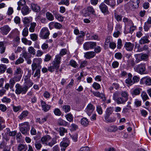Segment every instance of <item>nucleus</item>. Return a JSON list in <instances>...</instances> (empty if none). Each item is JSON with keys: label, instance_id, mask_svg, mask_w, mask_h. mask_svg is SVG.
Masks as SVG:
<instances>
[{"label": "nucleus", "instance_id": "nucleus-42", "mask_svg": "<svg viewBox=\"0 0 151 151\" xmlns=\"http://www.w3.org/2000/svg\"><path fill=\"white\" fill-rule=\"evenodd\" d=\"M120 92L118 91H116L113 93V98L115 101L120 97Z\"/></svg>", "mask_w": 151, "mask_h": 151}, {"label": "nucleus", "instance_id": "nucleus-35", "mask_svg": "<svg viewBox=\"0 0 151 151\" xmlns=\"http://www.w3.org/2000/svg\"><path fill=\"white\" fill-rule=\"evenodd\" d=\"M28 51L30 54L34 55L36 54V50L33 47H29L28 48Z\"/></svg>", "mask_w": 151, "mask_h": 151}, {"label": "nucleus", "instance_id": "nucleus-19", "mask_svg": "<svg viewBox=\"0 0 151 151\" xmlns=\"http://www.w3.org/2000/svg\"><path fill=\"white\" fill-rule=\"evenodd\" d=\"M96 55V53L93 51L88 52L84 53V57L87 59L93 58Z\"/></svg>", "mask_w": 151, "mask_h": 151}, {"label": "nucleus", "instance_id": "nucleus-12", "mask_svg": "<svg viewBox=\"0 0 151 151\" xmlns=\"http://www.w3.org/2000/svg\"><path fill=\"white\" fill-rule=\"evenodd\" d=\"M99 7L102 13H106L107 14L109 13L108 6L103 2L100 4Z\"/></svg>", "mask_w": 151, "mask_h": 151}, {"label": "nucleus", "instance_id": "nucleus-47", "mask_svg": "<svg viewBox=\"0 0 151 151\" xmlns=\"http://www.w3.org/2000/svg\"><path fill=\"white\" fill-rule=\"evenodd\" d=\"M16 81L14 78H11L9 81V85L10 86V88L12 89L14 87Z\"/></svg>", "mask_w": 151, "mask_h": 151}, {"label": "nucleus", "instance_id": "nucleus-63", "mask_svg": "<svg viewBox=\"0 0 151 151\" xmlns=\"http://www.w3.org/2000/svg\"><path fill=\"white\" fill-rule=\"evenodd\" d=\"M134 56L136 58L135 62L136 63H138L142 60L140 54L135 55Z\"/></svg>", "mask_w": 151, "mask_h": 151}, {"label": "nucleus", "instance_id": "nucleus-6", "mask_svg": "<svg viewBox=\"0 0 151 151\" xmlns=\"http://www.w3.org/2000/svg\"><path fill=\"white\" fill-rule=\"evenodd\" d=\"M96 43L95 42H88L85 43L83 45V47L85 50H88L89 49H92L96 46Z\"/></svg>", "mask_w": 151, "mask_h": 151}, {"label": "nucleus", "instance_id": "nucleus-55", "mask_svg": "<svg viewBox=\"0 0 151 151\" xmlns=\"http://www.w3.org/2000/svg\"><path fill=\"white\" fill-rule=\"evenodd\" d=\"M114 57L117 59L121 60L122 57V55L121 53L117 52L115 54Z\"/></svg>", "mask_w": 151, "mask_h": 151}, {"label": "nucleus", "instance_id": "nucleus-43", "mask_svg": "<svg viewBox=\"0 0 151 151\" xmlns=\"http://www.w3.org/2000/svg\"><path fill=\"white\" fill-rule=\"evenodd\" d=\"M122 97L127 101L128 99L129 95L126 91H122L121 93Z\"/></svg>", "mask_w": 151, "mask_h": 151}, {"label": "nucleus", "instance_id": "nucleus-48", "mask_svg": "<svg viewBox=\"0 0 151 151\" xmlns=\"http://www.w3.org/2000/svg\"><path fill=\"white\" fill-rule=\"evenodd\" d=\"M142 60L147 61L148 60L149 55L147 54L142 53L140 54Z\"/></svg>", "mask_w": 151, "mask_h": 151}, {"label": "nucleus", "instance_id": "nucleus-7", "mask_svg": "<svg viewBox=\"0 0 151 151\" xmlns=\"http://www.w3.org/2000/svg\"><path fill=\"white\" fill-rule=\"evenodd\" d=\"M60 60L61 59H60V57L59 56L56 55L54 61L52 63L53 66L56 70H57L60 67Z\"/></svg>", "mask_w": 151, "mask_h": 151}, {"label": "nucleus", "instance_id": "nucleus-39", "mask_svg": "<svg viewBox=\"0 0 151 151\" xmlns=\"http://www.w3.org/2000/svg\"><path fill=\"white\" fill-rule=\"evenodd\" d=\"M49 31L47 27H44L42 28L40 32L39 36L40 37H43V36L44 35V34H46V32Z\"/></svg>", "mask_w": 151, "mask_h": 151}, {"label": "nucleus", "instance_id": "nucleus-34", "mask_svg": "<svg viewBox=\"0 0 151 151\" xmlns=\"http://www.w3.org/2000/svg\"><path fill=\"white\" fill-rule=\"evenodd\" d=\"M55 18L58 20L60 22H63V17L60 14L56 13L54 14Z\"/></svg>", "mask_w": 151, "mask_h": 151}, {"label": "nucleus", "instance_id": "nucleus-51", "mask_svg": "<svg viewBox=\"0 0 151 151\" xmlns=\"http://www.w3.org/2000/svg\"><path fill=\"white\" fill-rule=\"evenodd\" d=\"M87 11L88 12L91 13V14L95 15V11L92 6H89L87 8Z\"/></svg>", "mask_w": 151, "mask_h": 151}, {"label": "nucleus", "instance_id": "nucleus-22", "mask_svg": "<svg viewBox=\"0 0 151 151\" xmlns=\"http://www.w3.org/2000/svg\"><path fill=\"white\" fill-rule=\"evenodd\" d=\"M31 8L33 11L38 12L40 10V7L36 4L32 3L31 4Z\"/></svg>", "mask_w": 151, "mask_h": 151}, {"label": "nucleus", "instance_id": "nucleus-24", "mask_svg": "<svg viewBox=\"0 0 151 151\" xmlns=\"http://www.w3.org/2000/svg\"><path fill=\"white\" fill-rule=\"evenodd\" d=\"M128 78L126 80L125 83L129 85H131L134 84L133 80H132V75L130 73H129L128 74Z\"/></svg>", "mask_w": 151, "mask_h": 151}, {"label": "nucleus", "instance_id": "nucleus-40", "mask_svg": "<svg viewBox=\"0 0 151 151\" xmlns=\"http://www.w3.org/2000/svg\"><path fill=\"white\" fill-rule=\"evenodd\" d=\"M141 96L143 101H145L149 99V97L147 93L145 91H143L141 94Z\"/></svg>", "mask_w": 151, "mask_h": 151}, {"label": "nucleus", "instance_id": "nucleus-5", "mask_svg": "<svg viewBox=\"0 0 151 151\" xmlns=\"http://www.w3.org/2000/svg\"><path fill=\"white\" fill-rule=\"evenodd\" d=\"M23 71L22 69L20 68H17L15 71L14 73V78L16 82L20 81L22 77V74Z\"/></svg>", "mask_w": 151, "mask_h": 151}, {"label": "nucleus", "instance_id": "nucleus-36", "mask_svg": "<svg viewBox=\"0 0 151 151\" xmlns=\"http://www.w3.org/2000/svg\"><path fill=\"white\" fill-rule=\"evenodd\" d=\"M22 41L25 45H30L32 44V42L31 41L28 40L25 38H22Z\"/></svg>", "mask_w": 151, "mask_h": 151}, {"label": "nucleus", "instance_id": "nucleus-44", "mask_svg": "<svg viewBox=\"0 0 151 151\" xmlns=\"http://www.w3.org/2000/svg\"><path fill=\"white\" fill-rule=\"evenodd\" d=\"M70 65L74 68H76L78 66V64L76 61L73 60H71L69 63Z\"/></svg>", "mask_w": 151, "mask_h": 151}, {"label": "nucleus", "instance_id": "nucleus-31", "mask_svg": "<svg viewBox=\"0 0 151 151\" xmlns=\"http://www.w3.org/2000/svg\"><path fill=\"white\" fill-rule=\"evenodd\" d=\"M58 131L60 133V135L62 136L64 135L65 133L67 132V130L62 127H60Z\"/></svg>", "mask_w": 151, "mask_h": 151}, {"label": "nucleus", "instance_id": "nucleus-23", "mask_svg": "<svg viewBox=\"0 0 151 151\" xmlns=\"http://www.w3.org/2000/svg\"><path fill=\"white\" fill-rule=\"evenodd\" d=\"M28 148L26 145L23 144H19L17 147L18 151H26Z\"/></svg>", "mask_w": 151, "mask_h": 151}, {"label": "nucleus", "instance_id": "nucleus-30", "mask_svg": "<svg viewBox=\"0 0 151 151\" xmlns=\"http://www.w3.org/2000/svg\"><path fill=\"white\" fill-rule=\"evenodd\" d=\"M90 92L92 93L94 96L99 97L101 98V99H103L104 97V96L103 94H101L99 92H95L92 91V90H90Z\"/></svg>", "mask_w": 151, "mask_h": 151}, {"label": "nucleus", "instance_id": "nucleus-20", "mask_svg": "<svg viewBox=\"0 0 151 151\" xmlns=\"http://www.w3.org/2000/svg\"><path fill=\"white\" fill-rule=\"evenodd\" d=\"M51 139V137L48 135L43 137L41 139V141L43 144L47 145V142Z\"/></svg>", "mask_w": 151, "mask_h": 151}, {"label": "nucleus", "instance_id": "nucleus-57", "mask_svg": "<svg viewBox=\"0 0 151 151\" xmlns=\"http://www.w3.org/2000/svg\"><path fill=\"white\" fill-rule=\"evenodd\" d=\"M40 70L39 68L36 70V72L34 75V77H37V78H39L40 77Z\"/></svg>", "mask_w": 151, "mask_h": 151}, {"label": "nucleus", "instance_id": "nucleus-18", "mask_svg": "<svg viewBox=\"0 0 151 151\" xmlns=\"http://www.w3.org/2000/svg\"><path fill=\"white\" fill-rule=\"evenodd\" d=\"M21 12L22 14L25 15L29 14L31 11L30 8L27 6H24L21 9Z\"/></svg>", "mask_w": 151, "mask_h": 151}, {"label": "nucleus", "instance_id": "nucleus-50", "mask_svg": "<svg viewBox=\"0 0 151 151\" xmlns=\"http://www.w3.org/2000/svg\"><path fill=\"white\" fill-rule=\"evenodd\" d=\"M30 39L33 41H36L38 39V35L36 34L33 33L30 35Z\"/></svg>", "mask_w": 151, "mask_h": 151}, {"label": "nucleus", "instance_id": "nucleus-9", "mask_svg": "<svg viewBox=\"0 0 151 151\" xmlns=\"http://www.w3.org/2000/svg\"><path fill=\"white\" fill-rule=\"evenodd\" d=\"M95 109V107L91 104H89L86 109V112L89 116H91Z\"/></svg>", "mask_w": 151, "mask_h": 151}, {"label": "nucleus", "instance_id": "nucleus-58", "mask_svg": "<svg viewBox=\"0 0 151 151\" xmlns=\"http://www.w3.org/2000/svg\"><path fill=\"white\" fill-rule=\"evenodd\" d=\"M92 86L96 90H98L101 88L100 84L96 82H94L93 83Z\"/></svg>", "mask_w": 151, "mask_h": 151}, {"label": "nucleus", "instance_id": "nucleus-54", "mask_svg": "<svg viewBox=\"0 0 151 151\" xmlns=\"http://www.w3.org/2000/svg\"><path fill=\"white\" fill-rule=\"evenodd\" d=\"M28 34V29L27 27H25L23 29L22 35L24 37L27 36Z\"/></svg>", "mask_w": 151, "mask_h": 151}, {"label": "nucleus", "instance_id": "nucleus-10", "mask_svg": "<svg viewBox=\"0 0 151 151\" xmlns=\"http://www.w3.org/2000/svg\"><path fill=\"white\" fill-rule=\"evenodd\" d=\"M0 32L3 35H6L11 30V28L7 25H5L0 28Z\"/></svg>", "mask_w": 151, "mask_h": 151}, {"label": "nucleus", "instance_id": "nucleus-1", "mask_svg": "<svg viewBox=\"0 0 151 151\" xmlns=\"http://www.w3.org/2000/svg\"><path fill=\"white\" fill-rule=\"evenodd\" d=\"M19 130L21 132L25 135L28 134V132L29 130L30 126L29 123L25 122L19 124Z\"/></svg>", "mask_w": 151, "mask_h": 151}, {"label": "nucleus", "instance_id": "nucleus-33", "mask_svg": "<svg viewBox=\"0 0 151 151\" xmlns=\"http://www.w3.org/2000/svg\"><path fill=\"white\" fill-rule=\"evenodd\" d=\"M67 52V50L65 49H62L61 50L60 53L56 55H58L60 57V59H61V57L64 55H65Z\"/></svg>", "mask_w": 151, "mask_h": 151}, {"label": "nucleus", "instance_id": "nucleus-28", "mask_svg": "<svg viewBox=\"0 0 151 151\" xmlns=\"http://www.w3.org/2000/svg\"><path fill=\"white\" fill-rule=\"evenodd\" d=\"M81 123L83 126L86 127L88 125L89 122L86 118L84 117L81 119Z\"/></svg>", "mask_w": 151, "mask_h": 151}, {"label": "nucleus", "instance_id": "nucleus-53", "mask_svg": "<svg viewBox=\"0 0 151 151\" xmlns=\"http://www.w3.org/2000/svg\"><path fill=\"white\" fill-rule=\"evenodd\" d=\"M65 117L68 121L70 122L73 121V117L72 115L70 114H68L65 116Z\"/></svg>", "mask_w": 151, "mask_h": 151}, {"label": "nucleus", "instance_id": "nucleus-29", "mask_svg": "<svg viewBox=\"0 0 151 151\" xmlns=\"http://www.w3.org/2000/svg\"><path fill=\"white\" fill-rule=\"evenodd\" d=\"M29 114V112L27 111H24L21 113L20 116H19V119L22 120L24 118L27 116Z\"/></svg>", "mask_w": 151, "mask_h": 151}, {"label": "nucleus", "instance_id": "nucleus-15", "mask_svg": "<svg viewBox=\"0 0 151 151\" xmlns=\"http://www.w3.org/2000/svg\"><path fill=\"white\" fill-rule=\"evenodd\" d=\"M134 44L130 42H125L124 45V47L127 51H132L134 47Z\"/></svg>", "mask_w": 151, "mask_h": 151}, {"label": "nucleus", "instance_id": "nucleus-41", "mask_svg": "<svg viewBox=\"0 0 151 151\" xmlns=\"http://www.w3.org/2000/svg\"><path fill=\"white\" fill-rule=\"evenodd\" d=\"M58 123L60 126H65L67 124V122L61 119H59L58 120Z\"/></svg>", "mask_w": 151, "mask_h": 151}, {"label": "nucleus", "instance_id": "nucleus-2", "mask_svg": "<svg viewBox=\"0 0 151 151\" xmlns=\"http://www.w3.org/2000/svg\"><path fill=\"white\" fill-rule=\"evenodd\" d=\"M16 88L15 93L17 94H26L28 91V88L25 86H22L19 84L17 83L15 86Z\"/></svg>", "mask_w": 151, "mask_h": 151}, {"label": "nucleus", "instance_id": "nucleus-13", "mask_svg": "<svg viewBox=\"0 0 151 151\" xmlns=\"http://www.w3.org/2000/svg\"><path fill=\"white\" fill-rule=\"evenodd\" d=\"M42 110L44 112H47L50 109L51 106L46 104L45 101L41 100L40 101Z\"/></svg>", "mask_w": 151, "mask_h": 151}, {"label": "nucleus", "instance_id": "nucleus-26", "mask_svg": "<svg viewBox=\"0 0 151 151\" xmlns=\"http://www.w3.org/2000/svg\"><path fill=\"white\" fill-rule=\"evenodd\" d=\"M49 26H54L57 29H60L62 27V25L59 23L52 22L50 23Z\"/></svg>", "mask_w": 151, "mask_h": 151}, {"label": "nucleus", "instance_id": "nucleus-21", "mask_svg": "<svg viewBox=\"0 0 151 151\" xmlns=\"http://www.w3.org/2000/svg\"><path fill=\"white\" fill-rule=\"evenodd\" d=\"M142 89L139 88H137L131 91V94L132 96H137L140 94Z\"/></svg>", "mask_w": 151, "mask_h": 151}, {"label": "nucleus", "instance_id": "nucleus-60", "mask_svg": "<svg viewBox=\"0 0 151 151\" xmlns=\"http://www.w3.org/2000/svg\"><path fill=\"white\" fill-rule=\"evenodd\" d=\"M23 57L26 60L30 58L31 57V55L29 53L25 52L23 54Z\"/></svg>", "mask_w": 151, "mask_h": 151}, {"label": "nucleus", "instance_id": "nucleus-64", "mask_svg": "<svg viewBox=\"0 0 151 151\" xmlns=\"http://www.w3.org/2000/svg\"><path fill=\"white\" fill-rule=\"evenodd\" d=\"M70 136L74 142H76L77 141L78 134L77 133H75L72 135H70Z\"/></svg>", "mask_w": 151, "mask_h": 151}, {"label": "nucleus", "instance_id": "nucleus-25", "mask_svg": "<svg viewBox=\"0 0 151 151\" xmlns=\"http://www.w3.org/2000/svg\"><path fill=\"white\" fill-rule=\"evenodd\" d=\"M104 118L106 122L107 123H111L114 122L116 120V118L114 117L109 118V116H105Z\"/></svg>", "mask_w": 151, "mask_h": 151}, {"label": "nucleus", "instance_id": "nucleus-37", "mask_svg": "<svg viewBox=\"0 0 151 151\" xmlns=\"http://www.w3.org/2000/svg\"><path fill=\"white\" fill-rule=\"evenodd\" d=\"M46 15L47 19L49 20L52 21L54 20V17L49 12H47L46 13Z\"/></svg>", "mask_w": 151, "mask_h": 151}, {"label": "nucleus", "instance_id": "nucleus-3", "mask_svg": "<svg viewBox=\"0 0 151 151\" xmlns=\"http://www.w3.org/2000/svg\"><path fill=\"white\" fill-rule=\"evenodd\" d=\"M134 71L140 74H146L147 72L146 71V65L145 64L137 65L134 68Z\"/></svg>", "mask_w": 151, "mask_h": 151}, {"label": "nucleus", "instance_id": "nucleus-27", "mask_svg": "<svg viewBox=\"0 0 151 151\" xmlns=\"http://www.w3.org/2000/svg\"><path fill=\"white\" fill-rule=\"evenodd\" d=\"M127 101L122 97H119L115 101L118 104H122L125 103Z\"/></svg>", "mask_w": 151, "mask_h": 151}, {"label": "nucleus", "instance_id": "nucleus-8", "mask_svg": "<svg viewBox=\"0 0 151 151\" xmlns=\"http://www.w3.org/2000/svg\"><path fill=\"white\" fill-rule=\"evenodd\" d=\"M32 17H24L23 19L24 25L25 27H29L32 23Z\"/></svg>", "mask_w": 151, "mask_h": 151}, {"label": "nucleus", "instance_id": "nucleus-61", "mask_svg": "<svg viewBox=\"0 0 151 151\" xmlns=\"http://www.w3.org/2000/svg\"><path fill=\"white\" fill-rule=\"evenodd\" d=\"M110 36L107 37L106 39L104 46L105 48L107 47V46L108 45V43L109 42H110Z\"/></svg>", "mask_w": 151, "mask_h": 151}, {"label": "nucleus", "instance_id": "nucleus-16", "mask_svg": "<svg viewBox=\"0 0 151 151\" xmlns=\"http://www.w3.org/2000/svg\"><path fill=\"white\" fill-rule=\"evenodd\" d=\"M123 22L124 23L125 27L129 26L131 25H132L133 23L132 21L131 20L126 17H123Z\"/></svg>", "mask_w": 151, "mask_h": 151}, {"label": "nucleus", "instance_id": "nucleus-56", "mask_svg": "<svg viewBox=\"0 0 151 151\" xmlns=\"http://www.w3.org/2000/svg\"><path fill=\"white\" fill-rule=\"evenodd\" d=\"M127 62L128 65L132 67H133L135 65V63L133 58L129 59Z\"/></svg>", "mask_w": 151, "mask_h": 151}, {"label": "nucleus", "instance_id": "nucleus-46", "mask_svg": "<svg viewBox=\"0 0 151 151\" xmlns=\"http://www.w3.org/2000/svg\"><path fill=\"white\" fill-rule=\"evenodd\" d=\"M114 17L117 22H120L122 21V16L121 15H119L116 13L114 14Z\"/></svg>", "mask_w": 151, "mask_h": 151}, {"label": "nucleus", "instance_id": "nucleus-62", "mask_svg": "<svg viewBox=\"0 0 151 151\" xmlns=\"http://www.w3.org/2000/svg\"><path fill=\"white\" fill-rule=\"evenodd\" d=\"M1 101L3 103H9L11 102V99L7 98L6 97H4L1 99Z\"/></svg>", "mask_w": 151, "mask_h": 151}, {"label": "nucleus", "instance_id": "nucleus-4", "mask_svg": "<svg viewBox=\"0 0 151 151\" xmlns=\"http://www.w3.org/2000/svg\"><path fill=\"white\" fill-rule=\"evenodd\" d=\"M42 62V60L40 58H35L34 59L32 65V69L33 72L37 68H41V66L40 64Z\"/></svg>", "mask_w": 151, "mask_h": 151}, {"label": "nucleus", "instance_id": "nucleus-32", "mask_svg": "<svg viewBox=\"0 0 151 151\" xmlns=\"http://www.w3.org/2000/svg\"><path fill=\"white\" fill-rule=\"evenodd\" d=\"M117 127L114 126H110L106 128V130L109 132H114L117 130Z\"/></svg>", "mask_w": 151, "mask_h": 151}, {"label": "nucleus", "instance_id": "nucleus-17", "mask_svg": "<svg viewBox=\"0 0 151 151\" xmlns=\"http://www.w3.org/2000/svg\"><path fill=\"white\" fill-rule=\"evenodd\" d=\"M103 3L107 5L110 6L113 8H114L116 6V1L115 0H104Z\"/></svg>", "mask_w": 151, "mask_h": 151}, {"label": "nucleus", "instance_id": "nucleus-38", "mask_svg": "<svg viewBox=\"0 0 151 151\" xmlns=\"http://www.w3.org/2000/svg\"><path fill=\"white\" fill-rule=\"evenodd\" d=\"M30 25V27L29 29V31L31 32H33L35 31L36 23L34 22H32L31 23Z\"/></svg>", "mask_w": 151, "mask_h": 151}, {"label": "nucleus", "instance_id": "nucleus-45", "mask_svg": "<svg viewBox=\"0 0 151 151\" xmlns=\"http://www.w3.org/2000/svg\"><path fill=\"white\" fill-rule=\"evenodd\" d=\"M6 69V65L1 64H0V73H4Z\"/></svg>", "mask_w": 151, "mask_h": 151}, {"label": "nucleus", "instance_id": "nucleus-59", "mask_svg": "<svg viewBox=\"0 0 151 151\" xmlns=\"http://www.w3.org/2000/svg\"><path fill=\"white\" fill-rule=\"evenodd\" d=\"M55 114L57 116H60L61 115V112L58 108L55 109L54 111Z\"/></svg>", "mask_w": 151, "mask_h": 151}, {"label": "nucleus", "instance_id": "nucleus-52", "mask_svg": "<svg viewBox=\"0 0 151 151\" xmlns=\"http://www.w3.org/2000/svg\"><path fill=\"white\" fill-rule=\"evenodd\" d=\"M63 109L65 113L69 112L70 109V106L68 105H65L63 106Z\"/></svg>", "mask_w": 151, "mask_h": 151}, {"label": "nucleus", "instance_id": "nucleus-49", "mask_svg": "<svg viewBox=\"0 0 151 151\" xmlns=\"http://www.w3.org/2000/svg\"><path fill=\"white\" fill-rule=\"evenodd\" d=\"M58 4L60 5H65L68 6L69 4V0H61Z\"/></svg>", "mask_w": 151, "mask_h": 151}, {"label": "nucleus", "instance_id": "nucleus-14", "mask_svg": "<svg viewBox=\"0 0 151 151\" xmlns=\"http://www.w3.org/2000/svg\"><path fill=\"white\" fill-rule=\"evenodd\" d=\"M149 38L148 35L142 37L139 40V43L141 45L149 43L150 41L149 40Z\"/></svg>", "mask_w": 151, "mask_h": 151}, {"label": "nucleus", "instance_id": "nucleus-11", "mask_svg": "<svg viewBox=\"0 0 151 151\" xmlns=\"http://www.w3.org/2000/svg\"><path fill=\"white\" fill-rule=\"evenodd\" d=\"M144 83L147 85H151V78L149 77H145L142 78L140 80V83L143 84Z\"/></svg>", "mask_w": 151, "mask_h": 151}]
</instances>
